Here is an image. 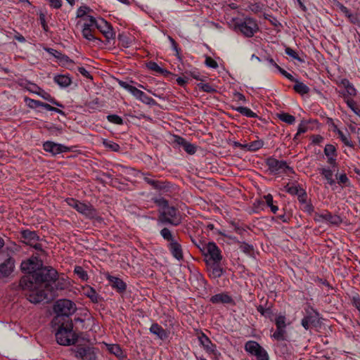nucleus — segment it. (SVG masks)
I'll return each mask as SVG.
<instances>
[{
  "label": "nucleus",
  "mask_w": 360,
  "mask_h": 360,
  "mask_svg": "<svg viewBox=\"0 0 360 360\" xmlns=\"http://www.w3.org/2000/svg\"><path fill=\"white\" fill-rule=\"evenodd\" d=\"M160 235L165 240L169 243L175 240L171 231L167 228H163L160 231Z\"/></svg>",
  "instance_id": "nucleus-37"
},
{
  "label": "nucleus",
  "mask_w": 360,
  "mask_h": 360,
  "mask_svg": "<svg viewBox=\"0 0 360 360\" xmlns=\"http://www.w3.org/2000/svg\"><path fill=\"white\" fill-rule=\"evenodd\" d=\"M82 32L83 37L87 40H89V41L97 40V41H101V40L99 39H98L94 36V34H92V27H89L88 25H83Z\"/></svg>",
  "instance_id": "nucleus-28"
},
{
  "label": "nucleus",
  "mask_w": 360,
  "mask_h": 360,
  "mask_svg": "<svg viewBox=\"0 0 360 360\" xmlns=\"http://www.w3.org/2000/svg\"><path fill=\"white\" fill-rule=\"evenodd\" d=\"M84 295L87 296L94 303H98L101 300V297L91 287H88L84 290Z\"/></svg>",
  "instance_id": "nucleus-25"
},
{
  "label": "nucleus",
  "mask_w": 360,
  "mask_h": 360,
  "mask_svg": "<svg viewBox=\"0 0 360 360\" xmlns=\"http://www.w3.org/2000/svg\"><path fill=\"white\" fill-rule=\"evenodd\" d=\"M183 148L184 150L190 155H193L196 152V146L188 141Z\"/></svg>",
  "instance_id": "nucleus-55"
},
{
  "label": "nucleus",
  "mask_w": 360,
  "mask_h": 360,
  "mask_svg": "<svg viewBox=\"0 0 360 360\" xmlns=\"http://www.w3.org/2000/svg\"><path fill=\"white\" fill-rule=\"evenodd\" d=\"M338 134L341 141L347 146L353 148L354 143L348 138V136L344 134L341 130H338Z\"/></svg>",
  "instance_id": "nucleus-43"
},
{
  "label": "nucleus",
  "mask_w": 360,
  "mask_h": 360,
  "mask_svg": "<svg viewBox=\"0 0 360 360\" xmlns=\"http://www.w3.org/2000/svg\"><path fill=\"white\" fill-rule=\"evenodd\" d=\"M108 349L110 353L114 354L118 358L123 357V352L120 347V345L113 344V345H108Z\"/></svg>",
  "instance_id": "nucleus-31"
},
{
  "label": "nucleus",
  "mask_w": 360,
  "mask_h": 360,
  "mask_svg": "<svg viewBox=\"0 0 360 360\" xmlns=\"http://www.w3.org/2000/svg\"><path fill=\"white\" fill-rule=\"evenodd\" d=\"M168 248L170 250L172 256L178 260L183 259V252L181 245L178 243L177 240H174L169 243Z\"/></svg>",
  "instance_id": "nucleus-18"
},
{
  "label": "nucleus",
  "mask_w": 360,
  "mask_h": 360,
  "mask_svg": "<svg viewBox=\"0 0 360 360\" xmlns=\"http://www.w3.org/2000/svg\"><path fill=\"white\" fill-rule=\"evenodd\" d=\"M149 330L151 333L162 340H166L168 338L167 331L158 323H153Z\"/></svg>",
  "instance_id": "nucleus-21"
},
{
  "label": "nucleus",
  "mask_w": 360,
  "mask_h": 360,
  "mask_svg": "<svg viewBox=\"0 0 360 360\" xmlns=\"http://www.w3.org/2000/svg\"><path fill=\"white\" fill-rule=\"evenodd\" d=\"M14 260L8 258L4 262L0 264V277H7L13 271Z\"/></svg>",
  "instance_id": "nucleus-16"
},
{
  "label": "nucleus",
  "mask_w": 360,
  "mask_h": 360,
  "mask_svg": "<svg viewBox=\"0 0 360 360\" xmlns=\"http://www.w3.org/2000/svg\"><path fill=\"white\" fill-rule=\"evenodd\" d=\"M239 243V248L242 252H243L245 254L251 255V253L254 250V248L252 245H250L248 243H246L245 242H238Z\"/></svg>",
  "instance_id": "nucleus-39"
},
{
  "label": "nucleus",
  "mask_w": 360,
  "mask_h": 360,
  "mask_svg": "<svg viewBox=\"0 0 360 360\" xmlns=\"http://www.w3.org/2000/svg\"><path fill=\"white\" fill-rule=\"evenodd\" d=\"M138 99L149 105H155L156 104V101L153 98L148 96L143 91L141 93Z\"/></svg>",
  "instance_id": "nucleus-38"
},
{
  "label": "nucleus",
  "mask_w": 360,
  "mask_h": 360,
  "mask_svg": "<svg viewBox=\"0 0 360 360\" xmlns=\"http://www.w3.org/2000/svg\"><path fill=\"white\" fill-rule=\"evenodd\" d=\"M315 322V318L311 316H304L302 319V326L306 329V330H308L309 329L311 325H313L314 323Z\"/></svg>",
  "instance_id": "nucleus-40"
},
{
  "label": "nucleus",
  "mask_w": 360,
  "mask_h": 360,
  "mask_svg": "<svg viewBox=\"0 0 360 360\" xmlns=\"http://www.w3.org/2000/svg\"><path fill=\"white\" fill-rule=\"evenodd\" d=\"M285 53L288 56L292 57V58H294V59H295V60H298L300 62H303L304 61L302 59H301L299 57L297 53L295 51H294L292 49L290 48V47L285 48Z\"/></svg>",
  "instance_id": "nucleus-50"
},
{
  "label": "nucleus",
  "mask_w": 360,
  "mask_h": 360,
  "mask_svg": "<svg viewBox=\"0 0 360 360\" xmlns=\"http://www.w3.org/2000/svg\"><path fill=\"white\" fill-rule=\"evenodd\" d=\"M53 81L60 87H68L70 85L72 80L68 75H59L53 78Z\"/></svg>",
  "instance_id": "nucleus-24"
},
{
  "label": "nucleus",
  "mask_w": 360,
  "mask_h": 360,
  "mask_svg": "<svg viewBox=\"0 0 360 360\" xmlns=\"http://www.w3.org/2000/svg\"><path fill=\"white\" fill-rule=\"evenodd\" d=\"M263 146L264 141L261 139H258L244 145L243 148L250 151H256L262 148Z\"/></svg>",
  "instance_id": "nucleus-26"
},
{
  "label": "nucleus",
  "mask_w": 360,
  "mask_h": 360,
  "mask_svg": "<svg viewBox=\"0 0 360 360\" xmlns=\"http://www.w3.org/2000/svg\"><path fill=\"white\" fill-rule=\"evenodd\" d=\"M342 83L345 85V91L348 96H354L356 95V89L354 87V86L351 83L349 82V81L346 80V81H344Z\"/></svg>",
  "instance_id": "nucleus-42"
},
{
  "label": "nucleus",
  "mask_w": 360,
  "mask_h": 360,
  "mask_svg": "<svg viewBox=\"0 0 360 360\" xmlns=\"http://www.w3.org/2000/svg\"><path fill=\"white\" fill-rule=\"evenodd\" d=\"M55 333L58 344L63 346L75 345L78 339V335L73 331L72 321H63Z\"/></svg>",
  "instance_id": "nucleus-2"
},
{
  "label": "nucleus",
  "mask_w": 360,
  "mask_h": 360,
  "mask_svg": "<svg viewBox=\"0 0 360 360\" xmlns=\"http://www.w3.org/2000/svg\"><path fill=\"white\" fill-rule=\"evenodd\" d=\"M96 28L99 30L108 39H112L115 37L112 26L103 18L100 19V22Z\"/></svg>",
  "instance_id": "nucleus-15"
},
{
  "label": "nucleus",
  "mask_w": 360,
  "mask_h": 360,
  "mask_svg": "<svg viewBox=\"0 0 360 360\" xmlns=\"http://www.w3.org/2000/svg\"><path fill=\"white\" fill-rule=\"evenodd\" d=\"M107 120L113 124L122 125L123 124V120L121 117L117 115H109L107 116Z\"/></svg>",
  "instance_id": "nucleus-46"
},
{
  "label": "nucleus",
  "mask_w": 360,
  "mask_h": 360,
  "mask_svg": "<svg viewBox=\"0 0 360 360\" xmlns=\"http://www.w3.org/2000/svg\"><path fill=\"white\" fill-rule=\"evenodd\" d=\"M266 165L268 166L269 170L274 173H294L293 169L290 167L284 160H278L274 158H269L266 160Z\"/></svg>",
  "instance_id": "nucleus-8"
},
{
  "label": "nucleus",
  "mask_w": 360,
  "mask_h": 360,
  "mask_svg": "<svg viewBox=\"0 0 360 360\" xmlns=\"http://www.w3.org/2000/svg\"><path fill=\"white\" fill-rule=\"evenodd\" d=\"M346 103L348 105V107L356 115H359L360 113V110L359 109V108L356 106V102L353 100V99H351V98H347L346 99Z\"/></svg>",
  "instance_id": "nucleus-48"
},
{
  "label": "nucleus",
  "mask_w": 360,
  "mask_h": 360,
  "mask_svg": "<svg viewBox=\"0 0 360 360\" xmlns=\"http://www.w3.org/2000/svg\"><path fill=\"white\" fill-rule=\"evenodd\" d=\"M41 266V260L39 259L37 257H32L22 262L20 269L26 275H33Z\"/></svg>",
  "instance_id": "nucleus-10"
},
{
  "label": "nucleus",
  "mask_w": 360,
  "mask_h": 360,
  "mask_svg": "<svg viewBox=\"0 0 360 360\" xmlns=\"http://www.w3.org/2000/svg\"><path fill=\"white\" fill-rule=\"evenodd\" d=\"M233 109L247 117H257V115L247 107H233Z\"/></svg>",
  "instance_id": "nucleus-27"
},
{
  "label": "nucleus",
  "mask_w": 360,
  "mask_h": 360,
  "mask_svg": "<svg viewBox=\"0 0 360 360\" xmlns=\"http://www.w3.org/2000/svg\"><path fill=\"white\" fill-rule=\"evenodd\" d=\"M154 202L161 208L160 211H164L169 206L168 201L163 198H155Z\"/></svg>",
  "instance_id": "nucleus-47"
},
{
  "label": "nucleus",
  "mask_w": 360,
  "mask_h": 360,
  "mask_svg": "<svg viewBox=\"0 0 360 360\" xmlns=\"http://www.w3.org/2000/svg\"><path fill=\"white\" fill-rule=\"evenodd\" d=\"M87 18H89V22H86L84 25H88L89 27H96V26L99 22H98L96 20V18L91 15H88Z\"/></svg>",
  "instance_id": "nucleus-63"
},
{
  "label": "nucleus",
  "mask_w": 360,
  "mask_h": 360,
  "mask_svg": "<svg viewBox=\"0 0 360 360\" xmlns=\"http://www.w3.org/2000/svg\"><path fill=\"white\" fill-rule=\"evenodd\" d=\"M278 117L281 121L289 124H292L295 122V117L286 112L278 114Z\"/></svg>",
  "instance_id": "nucleus-33"
},
{
  "label": "nucleus",
  "mask_w": 360,
  "mask_h": 360,
  "mask_svg": "<svg viewBox=\"0 0 360 360\" xmlns=\"http://www.w3.org/2000/svg\"><path fill=\"white\" fill-rule=\"evenodd\" d=\"M224 270L219 265V262H214L210 265V276L213 278H218L223 274Z\"/></svg>",
  "instance_id": "nucleus-23"
},
{
  "label": "nucleus",
  "mask_w": 360,
  "mask_h": 360,
  "mask_svg": "<svg viewBox=\"0 0 360 360\" xmlns=\"http://www.w3.org/2000/svg\"><path fill=\"white\" fill-rule=\"evenodd\" d=\"M307 130V123L304 121H302V122L299 124L297 128V132L295 136L296 138L298 135L305 133Z\"/></svg>",
  "instance_id": "nucleus-58"
},
{
  "label": "nucleus",
  "mask_w": 360,
  "mask_h": 360,
  "mask_svg": "<svg viewBox=\"0 0 360 360\" xmlns=\"http://www.w3.org/2000/svg\"><path fill=\"white\" fill-rule=\"evenodd\" d=\"M320 173L321 175H323L324 176V178L326 179L328 184H330V186L335 184V181L333 179V171L331 169H326V168H321L320 169Z\"/></svg>",
  "instance_id": "nucleus-30"
},
{
  "label": "nucleus",
  "mask_w": 360,
  "mask_h": 360,
  "mask_svg": "<svg viewBox=\"0 0 360 360\" xmlns=\"http://www.w3.org/2000/svg\"><path fill=\"white\" fill-rule=\"evenodd\" d=\"M293 89L299 94L304 95L307 94L309 91V88L304 83L299 80L295 81V84L293 86Z\"/></svg>",
  "instance_id": "nucleus-29"
},
{
  "label": "nucleus",
  "mask_w": 360,
  "mask_h": 360,
  "mask_svg": "<svg viewBox=\"0 0 360 360\" xmlns=\"http://www.w3.org/2000/svg\"><path fill=\"white\" fill-rule=\"evenodd\" d=\"M276 340H285L286 339V330L285 328H276V331L271 335Z\"/></svg>",
  "instance_id": "nucleus-32"
},
{
  "label": "nucleus",
  "mask_w": 360,
  "mask_h": 360,
  "mask_svg": "<svg viewBox=\"0 0 360 360\" xmlns=\"http://www.w3.org/2000/svg\"><path fill=\"white\" fill-rule=\"evenodd\" d=\"M198 86L200 89L207 93H213L216 91V89L207 83H200Z\"/></svg>",
  "instance_id": "nucleus-52"
},
{
  "label": "nucleus",
  "mask_w": 360,
  "mask_h": 360,
  "mask_svg": "<svg viewBox=\"0 0 360 360\" xmlns=\"http://www.w3.org/2000/svg\"><path fill=\"white\" fill-rule=\"evenodd\" d=\"M259 30V27L255 20L252 18H247L243 20L237 21L233 25V30L240 32L245 37H252Z\"/></svg>",
  "instance_id": "nucleus-5"
},
{
  "label": "nucleus",
  "mask_w": 360,
  "mask_h": 360,
  "mask_svg": "<svg viewBox=\"0 0 360 360\" xmlns=\"http://www.w3.org/2000/svg\"><path fill=\"white\" fill-rule=\"evenodd\" d=\"M107 278L112 288L116 289L120 292H122L126 290V283L120 278L110 275H108Z\"/></svg>",
  "instance_id": "nucleus-19"
},
{
  "label": "nucleus",
  "mask_w": 360,
  "mask_h": 360,
  "mask_svg": "<svg viewBox=\"0 0 360 360\" xmlns=\"http://www.w3.org/2000/svg\"><path fill=\"white\" fill-rule=\"evenodd\" d=\"M48 52L58 59L63 65L68 66L69 64L74 63V62L68 56L63 54L61 52H59L55 49H49Z\"/></svg>",
  "instance_id": "nucleus-20"
},
{
  "label": "nucleus",
  "mask_w": 360,
  "mask_h": 360,
  "mask_svg": "<svg viewBox=\"0 0 360 360\" xmlns=\"http://www.w3.org/2000/svg\"><path fill=\"white\" fill-rule=\"evenodd\" d=\"M245 350L251 355L255 356L257 360H269L267 352L255 341H248L245 345Z\"/></svg>",
  "instance_id": "nucleus-7"
},
{
  "label": "nucleus",
  "mask_w": 360,
  "mask_h": 360,
  "mask_svg": "<svg viewBox=\"0 0 360 360\" xmlns=\"http://www.w3.org/2000/svg\"><path fill=\"white\" fill-rule=\"evenodd\" d=\"M198 339L200 345L207 353L212 354L214 356H217L219 354L217 350V346L212 342L210 339L206 335L202 333V335L198 337Z\"/></svg>",
  "instance_id": "nucleus-14"
},
{
  "label": "nucleus",
  "mask_w": 360,
  "mask_h": 360,
  "mask_svg": "<svg viewBox=\"0 0 360 360\" xmlns=\"http://www.w3.org/2000/svg\"><path fill=\"white\" fill-rule=\"evenodd\" d=\"M314 206L310 202L303 204L302 207V210L304 212L308 213L310 215L312 214V213L314 212Z\"/></svg>",
  "instance_id": "nucleus-59"
},
{
  "label": "nucleus",
  "mask_w": 360,
  "mask_h": 360,
  "mask_svg": "<svg viewBox=\"0 0 360 360\" xmlns=\"http://www.w3.org/2000/svg\"><path fill=\"white\" fill-rule=\"evenodd\" d=\"M58 278V272L51 266L39 267L33 275H25L20 280V286L27 290V299L32 303L38 304L43 301L49 302L53 297L51 283Z\"/></svg>",
  "instance_id": "nucleus-1"
},
{
  "label": "nucleus",
  "mask_w": 360,
  "mask_h": 360,
  "mask_svg": "<svg viewBox=\"0 0 360 360\" xmlns=\"http://www.w3.org/2000/svg\"><path fill=\"white\" fill-rule=\"evenodd\" d=\"M25 101L27 102V105L31 108H37L40 107L41 105V101H37L31 98H25Z\"/></svg>",
  "instance_id": "nucleus-57"
},
{
  "label": "nucleus",
  "mask_w": 360,
  "mask_h": 360,
  "mask_svg": "<svg viewBox=\"0 0 360 360\" xmlns=\"http://www.w3.org/2000/svg\"><path fill=\"white\" fill-rule=\"evenodd\" d=\"M98 349L89 346L78 345L74 350L75 357L80 360H97Z\"/></svg>",
  "instance_id": "nucleus-9"
},
{
  "label": "nucleus",
  "mask_w": 360,
  "mask_h": 360,
  "mask_svg": "<svg viewBox=\"0 0 360 360\" xmlns=\"http://www.w3.org/2000/svg\"><path fill=\"white\" fill-rule=\"evenodd\" d=\"M43 148L45 151L51 153L53 155L70 151V148L68 146L49 141L44 143Z\"/></svg>",
  "instance_id": "nucleus-13"
},
{
  "label": "nucleus",
  "mask_w": 360,
  "mask_h": 360,
  "mask_svg": "<svg viewBox=\"0 0 360 360\" xmlns=\"http://www.w3.org/2000/svg\"><path fill=\"white\" fill-rule=\"evenodd\" d=\"M75 274H76L79 278H80L82 281H86L88 279V275L86 271L82 266H77L74 270Z\"/></svg>",
  "instance_id": "nucleus-44"
},
{
  "label": "nucleus",
  "mask_w": 360,
  "mask_h": 360,
  "mask_svg": "<svg viewBox=\"0 0 360 360\" xmlns=\"http://www.w3.org/2000/svg\"><path fill=\"white\" fill-rule=\"evenodd\" d=\"M335 151V147L332 144H327L325 146L324 153L327 157H329L330 155H336Z\"/></svg>",
  "instance_id": "nucleus-51"
},
{
  "label": "nucleus",
  "mask_w": 360,
  "mask_h": 360,
  "mask_svg": "<svg viewBox=\"0 0 360 360\" xmlns=\"http://www.w3.org/2000/svg\"><path fill=\"white\" fill-rule=\"evenodd\" d=\"M20 234L21 238L23 239V242L29 245L36 241H38L39 239V237L35 231H30L29 229L22 230L20 232Z\"/></svg>",
  "instance_id": "nucleus-17"
},
{
  "label": "nucleus",
  "mask_w": 360,
  "mask_h": 360,
  "mask_svg": "<svg viewBox=\"0 0 360 360\" xmlns=\"http://www.w3.org/2000/svg\"><path fill=\"white\" fill-rule=\"evenodd\" d=\"M297 198H298L299 202L302 205L307 202V195L306 192L303 189L297 195Z\"/></svg>",
  "instance_id": "nucleus-61"
},
{
  "label": "nucleus",
  "mask_w": 360,
  "mask_h": 360,
  "mask_svg": "<svg viewBox=\"0 0 360 360\" xmlns=\"http://www.w3.org/2000/svg\"><path fill=\"white\" fill-rule=\"evenodd\" d=\"M302 189L299 186H289L287 188V192L291 195H298Z\"/></svg>",
  "instance_id": "nucleus-62"
},
{
  "label": "nucleus",
  "mask_w": 360,
  "mask_h": 360,
  "mask_svg": "<svg viewBox=\"0 0 360 360\" xmlns=\"http://www.w3.org/2000/svg\"><path fill=\"white\" fill-rule=\"evenodd\" d=\"M67 202L70 207L89 219L97 216L96 210L90 204H86L73 198H68Z\"/></svg>",
  "instance_id": "nucleus-6"
},
{
  "label": "nucleus",
  "mask_w": 360,
  "mask_h": 360,
  "mask_svg": "<svg viewBox=\"0 0 360 360\" xmlns=\"http://www.w3.org/2000/svg\"><path fill=\"white\" fill-rule=\"evenodd\" d=\"M205 65L212 68H217L218 67V63L211 57L207 56L205 59Z\"/></svg>",
  "instance_id": "nucleus-60"
},
{
  "label": "nucleus",
  "mask_w": 360,
  "mask_h": 360,
  "mask_svg": "<svg viewBox=\"0 0 360 360\" xmlns=\"http://www.w3.org/2000/svg\"><path fill=\"white\" fill-rule=\"evenodd\" d=\"M276 328H285V317L284 316H278L275 321Z\"/></svg>",
  "instance_id": "nucleus-56"
},
{
  "label": "nucleus",
  "mask_w": 360,
  "mask_h": 360,
  "mask_svg": "<svg viewBox=\"0 0 360 360\" xmlns=\"http://www.w3.org/2000/svg\"><path fill=\"white\" fill-rule=\"evenodd\" d=\"M158 222L159 224L178 226L181 223V219L177 209L169 205L164 211H160Z\"/></svg>",
  "instance_id": "nucleus-4"
},
{
  "label": "nucleus",
  "mask_w": 360,
  "mask_h": 360,
  "mask_svg": "<svg viewBox=\"0 0 360 360\" xmlns=\"http://www.w3.org/2000/svg\"><path fill=\"white\" fill-rule=\"evenodd\" d=\"M168 39L169 40L172 49L176 52L175 55L177 57L179 61H181L182 58L180 55V49L178 47V45L175 40L170 36H168Z\"/></svg>",
  "instance_id": "nucleus-45"
},
{
  "label": "nucleus",
  "mask_w": 360,
  "mask_h": 360,
  "mask_svg": "<svg viewBox=\"0 0 360 360\" xmlns=\"http://www.w3.org/2000/svg\"><path fill=\"white\" fill-rule=\"evenodd\" d=\"M41 96L45 99L53 103V105H56L58 107H63V105L58 102H57L51 96V95L46 92H44L43 94H41Z\"/></svg>",
  "instance_id": "nucleus-53"
},
{
  "label": "nucleus",
  "mask_w": 360,
  "mask_h": 360,
  "mask_svg": "<svg viewBox=\"0 0 360 360\" xmlns=\"http://www.w3.org/2000/svg\"><path fill=\"white\" fill-rule=\"evenodd\" d=\"M266 205L271 208V211L276 214L278 210V206L274 205L273 196L271 194H268L264 196Z\"/></svg>",
  "instance_id": "nucleus-34"
},
{
  "label": "nucleus",
  "mask_w": 360,
  "mask_h": 360,
  "mask_svg": "<svg viewBox=\"0 0 360 360\" xmlns=\"http://www.w3.org/2000/svg\"><path fill=\"white\" fill-rule=\"evenodd\" d=\"M143 179L147 184L152 186L153 188L155 189L162 190L164 188L160 182L155 179H150L148 176L145 175Z\"/></svg>",
  "instance_id": "nucleus-35"
},
{
  "label": "nucleus",
  "mask_w": 360,
  "mask_h": 360,
  "mask_svg": "<svg viewBox=\"0 0 360 360\" xmlns=\"http://www.w3.org/2000/svg\"><path fill=\"white\" fill-rule=\"evenodd\" d=\"M257 310L264 317L271 318L273 312L270 307H264L262 305H259Z\"/></svg>",
  "instance_id": "nucleus-41"
},
{
  "label": "nucleus",
  "mask_w": 360,
  "mask_h": 360,
  "mask_svg": "<svg viewBox=\"0 0 360 360\" xmlns=\"http://www.w3.org/2000/svg\"><path fill=\"white\" fill-rule=\"evenodd\" d=\"M314 219L317 222H329L332 225H339L342 221L340 216L333 215L328 211L323 214L315 213Z\"/></svg>",
  "instance_id": "nucleus-12"
},
{
  "label": "nucleus",
  "mask_w": 360,
  "mask_h": 360,
  "mask_svg": "<svg viewBox=\"0 0 360 360\" xmlns=\"http://www.w3.org/2000/svg\"><path fill=\"white\" fill-rule=\"evenodd\" d=\"M103 144L106 148L110 149L112 151L117 152L120 148V146L117 143L110 141L104 140Z\"/></svg>",
  "instance_id": "nucleus-49"
},
{
  "label": "nucleus",
  "mask_w": 360,
  "mask_h": 360,
  "mask_svg": "<svg viewBox=\"0 0 360 360\" xmlns=\"http://www.w3.org/2000/svg\"><path fill=\"white\" fill-rule=\"evenodd\" d=\"M147 68L151 70H153L158 73H161V74H163V73H168V72L165 70H164L163 68H160L158 63H156L155 62H153V61H150L147 63L146 65Z\"/></svg>",
  "instance_id": "nucleus-36"
},
{
  "label": "nucleus",
  "mask_w": 360,
  "mask_h": 360,
  "mask_svg": "<svg viewBox=\"0 0 360 360\" xmlns=\"http://www.w3.org/2000/svg\"><path fill=\"white\" fill-rule=\"evenodd\" d=\"M54 312L56 314L53 322L59 324L60 322L72 321L70 316L76 310L75 304L67 299L58 300L53 306Z\"/></svg>",
  "instance_id": "nucleus-3"
},
{
  "label": "nucleus",
  "mask_w": 360,
  "mask_h": 360,
  "mask_svg": "<svg viewBox=\"0 0 360 360\" xmlns=\"http://www.w3.org/2000/svg\"><path fill=\"white\" fill-rule=\"evenodd\" d=\"M78 71L79 72L83 75L84 77H85L86 78H88V79H92L93 77L92 76L90 75L89 72L87 71L83 67H79L78 68Z\"/></svg>",
  "instance_id": "nucleus-64"
},
{
  "label": "nucleus",
  "mask_w": 360,
  "mask_h": 360,
  "mask_svg": "<svg viewBox=\"0 0 360 360\" xmlns=\"http://www.w3.org/2000/svg\"><path fill=\"white\" fill-rule=\"evenodd\" d=\"M204 255L210 257V260H212L213 263L220 262L222 259V255L221 251L217 245L213 242H210L205 245L203 248Z\"/></svg>",
  "instance_id": "nucleus-11"
},
{
  "label": "nucleus",
  "mask_w": 360,
  "mask_h": 360,
  "mask_svg": "<svg viewBox=\"0 0 360 360\" xmlns=\"http://www.w3.org/2000/svg\"><path fill=\"white\" fill-rule=\"evenodd\" d=\"M336 178L338 179V183L339 184H344L345 186H347L349 183V180L346 174L345 173L341 174L339 176L338 175V174H336Z\"/></svg>",
  "instance_id": "nucleus-54"
},
{
  "label": "nucleus",
  "mask_w": 360,
  "mask_h": 360,
  "mask_svg": "<svg viewBox=\"0 0 360 360\" xmlns=\"http://www.w3.org/2000/svg\"><path fill=\"white\" fill-rule=\"evenodd\" d=\"M210 302L213 304H229L232 302V298L226 293H219L212 296Z\"/></svg>",
  "instance_id": "nucleus-22"
}]
</instances>
